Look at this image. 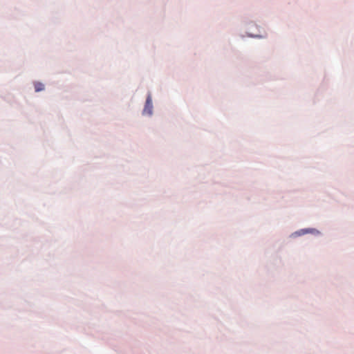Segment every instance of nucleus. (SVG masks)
Listing matches in <instances>:
<instances>
[{
  "mask_svg": "<svg viewBox=\"0 0 354 354\" xmlns=\"http://www.w3.org/2000/svg\"><path fill=\"white\" fill-rule=\"evenodd\" d=\"M152 100L151 96L149 95L146 100L145 106L143 110V113L151 115L152 113Z\"/></svg>",
  "mask_w": 354,
  "mask_h": 354,
  "instance_id": "obj_1",
  "label": "nucleus"
},
{
  "mask_svg": "<svg viewBox=\"0 0 354 354\" xmlns=\"http://www.w3.org/2000/svg\"><path fill=\"white\" fill-rule=\"evenodd\" d=\"M34 87L36 92H39L44 90V85L41 82H35L34 84Z\"/></svg>",
  "mask_w": 354,
  "mask_h": 354,
  "instance_id": "obj_2",
  "label": "nucleus"
}]
</instances>
